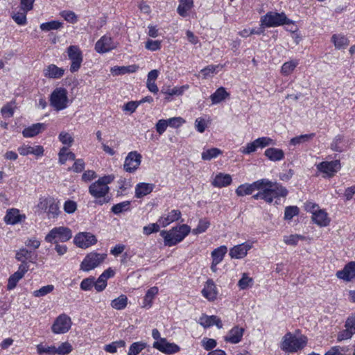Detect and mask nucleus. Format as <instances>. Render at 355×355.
<instances>
[{
  "label": "nucleus",
  "instance_id": "obj_27",
  "mask_svg": "<svg viewBox=\"0 0 355 355\" xmlns=\"http://www.w3.org/2000/svg\"><path fill=\"white\" fill-rule=\"evenodd\" d=\"M199 323L205 328L210 327L213 325H216L218 329L223 327L220 319L216 315H202L199 318Z\"/></svg>",
  "mask_w": 355,
  "mask_h": 355
},
{
  "label": "nucleus",
  "instance_id": "obj_62",
  "mask_svg": "<svg viewBox=\"0 0 355 355\" xmlns=\"http://www.w3.org/2000/svg\"><path fill=\"white\" fill-rule=\"evenodd\" d=\"M202 346L205 350L214 349L216 345V340L212 338H204L201 341Z\"/></svg>",
  "mask_w": 355,
  "mask_h": 355
},
{
  "label": "nucleus",
  "instance_id": "obj_42",
  "mask_svg": "<svg viewBox=\"0 0 355 355\" xmlns=\"http://www.w3.org/2000/svg\"><path fill=\"white\" fill-rule=\"evenodd\" d=\"M227 252V248L225 245L217 248L211 252L212 261H215V263H220Z\"/></svg>",
  "mask_w": 355,
  "mask_h": 355
},
{
  "label": "nucleus",
  "instance_id": "obj_57",
  "mask_svg": "<svg viewBox=\"0 0 355 355\" xmlns=\"http://www.w3.org/2000/svg\"><path fill=\"white\" fill-rule=\"evenodd\" d=\"M303 236L298 234H291L284 236V241L286 244L290 245H296L299 240L302 239Z\"/></svg>",
  "mask_w": 355,
  "mask_h": 355
},
{
  "label": "nucleus",
  "instance_id": "obj_12",
  "mask_svg": "<svg viewBox=\"0 0 355 355\" xmlns=\"http://www.w3.org/2000/svg\"><path fill=\"white\" fill-rule=\"evenodd\" d=\"M71 320L66 314H61L55 320L51 330L55 334H62L67 332L71 327Z\"/></svg>",
  "mask_w": 355,
  "mask_h": 355
},
{
  "label": "nucleus",
  "instance_id": "obj_46",
  "mask_svg": "<svg viewBox=\"0 0 355 355\" xmlns=\"http://www.w3.org/2000/svg\"><path fill=\"white\" fill-rule=\"evenodd\" d=\"M125 346V342L123 340H120L105 345L104 349L107 352L113 354L116 352L118 348L124 347Z\"/></svg>",
  "mask_w": 355,
  "mask_h": 355
},
{
  "label": "nucleus",
  "instance_id": "obj_56",
  "mask_svg": "<svg viewBox=\"0 0 355 355\" xmlns=\"http://www.w3.org/2000/svg\"><path fill=\"white\" fill-rule=\"evenodd\" d=\"M60 15L64 20L71 24H75L78 21L77 15L74 12L71 10H63L60 12Z\"/></svg>",
  "mask_w": 355,
  "mask_h": 355
},
{
  "label": "nucleus",
  "instance_id": "obj_47",
  "mask_svg": "<svg viewBox=\"0 0 355 355\" xmlns=\"http://www.w3.org/2000/svg\"><path fill=\"white\" fill-rule=\"evenodd\" d=\"M62 26V23L58 21H51L42 23L40 25V29L43 31H49L52 30H58Z\"/></svg>",
  "mask_w": 355,
  "mask_h": 355
},
{
  "label": "nucleus",
  "instance_id": "obj_52",
  "mask_svg": "<svg viewBox=\"0 0 355 355\" xmlns=\"http://www.w3.org/2000/svg\"><path fill=\"white\" fill-rule=\"evenodd\" d=\"M72 346L68 342L62 343L58 347H55V353L58 355H66L72 351Z\"/></svg>",
  "mask_w": 355,
  "mask_h": 355
},
{
  "label": "nucleus",
  "instance_id": "obj_2",
  "mask_svg": "<svg viewBox=\"0 0 355 355\" xmlns=\"http://www.w3.org/2000/svg\"><path fill=\"white\" fill-rule=\"evenodd\" d=\"M114 178L113 175H105L89 187V193L96 199V204L103 205L110 201V198L107 196L110 192L108 184L112 183Z\"/></svg>",
  "mask_w": 355,
  "mask_h": 355
},
{
  "label": "nucleus",
  "instance_id": "obj_21",
  "mask_svg": "<svg viewBox=\"0 0 355 355\" xmlns=\"http://www.w3.org/2000/svg\"><path fill=\"white\" fill-rule=\"evenodd\" d=\"M202 296L207 300L214 301L218 295V289L214 281L211 279H208L201 291Z\"/></svg>",
  "mask_w": 355,
  "mask_h": 355
},
{
  "label": "nucleus",
  "instance_id": "obj_7",
  "mask_svg": "<svg viewBox=\"0 0 355 355\" xmlns=\"http://www.w3.org/2000/svg\"><path fill=\"white\" fill-rule=\"evenodd\" d=\"M72 237L71 230L67 227H53L45 236L48 243L66 242Z\"/></svg>",
  "mask_w": 355,
  "mask_h": 355
},
{
  "label": "nucleus",
  "instance_id": "obj_25",
  "mask_svg": "<svg viewBox=\"0 0 355 355\" xmlns=\"http://www.w3.org/2000/svg\"><path fill=\"white\" fill-rule=\"evenodd\" d=\"M181 216V212L177 209H173L167 214L162 215L158 219V223L164 227H166L171 223L178 220Z\"/></svg>",
  "mask_w": 355,
  "mask_h": 355
},
{
  "label": "nucleus",
  "instance_id": "obj_61",
  "mask_svg": "<svg viewBox=\"0 0 355 355\" xmlns=\"http://www.w3.org/2000/svg\"><path fill=\"white\" fill-rule=\"evenodd\" d=\"M254 141L257 144V146L258 148H263L264 147L273 144V140L266 137H259L255 139Z\"/></svg>",
  "mask_w": 355,
  "mask_h": 355
},
{
  "label": "nucleus",
  "instance_id": "obj_39",
  "mask_svg": "<svg viewBox=\"0 0 355 355\" xmlns=\"http://www.w3.org/2000/svg\"><path fill=\"white\" fill-rule=\"evenodd\" d=\"M128 304V297L125 295H121L111 302V306L116 310H123Z\"/></svg>",
  "mask_w": 355,
  "mask_h": 355
},
{
  "label": "nucleus",
  "instance_id": "obj_26",
  "mask_svg": "<svg viewBox=\"0 0 355 355\" xmlns=\"http://www.w3.org/2000/svg\"><path fill=\"white\" fill-rule=\"evenodd\" d=\"M21 155L26 156L28 155H34L35 156H42L44 153V148L42 146H29L24 144L17 149Z\"/></svg>",
  "mask_w": 355,
  "mask_h": 355
},
{
  "label": "nucleus",
  "instance_id": "obj_23",
  "mask_svg": "<svg viewBox=\"0 0 355 355\" xmlns=\"http://www.w3.org/2000/svg\"><path fill=\"white\" fill-rule=\"evenodd\" d=\"M244 329L239 326L232 328L224 337V340L231 344H237L242 340Z\"/></svg>",
  "mask_w": 355,
  "mask_h": 355
},
{
  "label": "nucleus",
  "instance_id": "obj_5",
  "mask_svg": "<svg viewBox=\"0 0 355 355\" xmlns=\"http://www.w3.org/2000/svg\"><path fill=\"white\" fill-rule=\"evenodd\" d=\"M305 210L311 214V219L314 223L320 227H327L329 225L331 219L325 209L311 201L304 204Z\"/></svg>",
  "mask_w": 355,
  "mask_h": 355
},
{
  "label": "nucleus",
  "instance_id": "obj_19",
  "mask_svg": "<svg viewBox=\"0 0 355 355\" xmlns=\"http://www.w3.org/2000/svg\"><path fill=\"white\" fill-rule=\"evenodd\" d=\"M252 248V243L250 242H244L241 244L236 245L230 250L229 254L231 258L240 259L245 257L248 252Z\"/></svg>",
  "mask_w": 355,
  "mask_h": 355
},
{
  "label": "nucleus",
  "instance_id": "obj_51",
  "mask_svg": "<svg viewBox=\"0 0 355 355\" xmlns=\"http://www.w3.org/2000/svg\"><path fill=\"white\" fill-rule=\"evenodd\" d=\"M37 352L39 354H47L49 355H55V346H47L42 344L37 345Z\"/></svg>",
  "mask_w": 355,
  "mask_h": 355
},
{
  "label": "nucleus",
  "instance_id": "obj_34",
  "mask_svg": "<svg viewBox=\"0 0 355 355\" xmlns=\"http://www.w3.org/2000/svg\"><path fill=\"white\" fill-rule=\"evenodd\" d=\"M159 289L156 286L151 287L149 288L144 298L143 307L149 309L152 306L153 301L155 296L158 294Z\"/></svg>",
  "mask_w": 355,
  "mask_h": 355
},
{
  "label": "nucleus",
  "instance_id": "obj_1",
  "mask_svg": "<svg viewBox=\"0 0 355 355\" xmlns=\"http://www.w3.org/2000/svg\"><path fill=\"white\" fill-rule=\"evenodd\" d=\"M254 191H258L252 196L254 200L261 199L269 204L272 203L274 199L286 197L288 194L287 189L282 184L264 178L251 184H241L235 192L238 196H245L252 194Z\"/></svg>",
  "mask_w": 355,
  "mask_h": 355
},
{
  "label": "nucleus",
  "instance_id": "obj_8",
  "mask_svg": "<svg viewBox=\"0 0 355 355\" xmlns=\"http://www.w3.org/2000/svg\"><path fill=\"white\" fill-rule=\"evenodd\" d=\"M106 254L92 252L87 254L80 263V270L89 272L100 266L105 259Z\"/></svg>",
  "mask_w": 355,
  "mask_h": 355
},
{
  "label": "nucleus",
  "instance_id": "obj_38",
  "mask_svg": "<svg viewBox=\"0 0 355 355\" xmlns=\"http://www.w3.org/2000/svg\"><path fill=\"white\" fill-rule=\"evenodd\" d=\"M15 259L21 261V264H26V266H29L28 263L26 261L27 260L31 261V252L25 248H20L19 250L16 252Z\"/></svg>",
  "mask_w": 355,
  "mask_h": 355
},
{
  "label": "nucleus",
  "instance_id": "obj_45",
  "mask_svg": "<svg viewBox=\"0 0 355 355\" xmlns=\"http://www.w3.org/2000/svg\"><path fill=\"white\" fill-rule=\"evenodd\" d=\"M130 209V201H123L112 206L111 210L114 214H119L122 212L129 211Z\"/></svg>",
  "mask_w": 355,
  "mask_h": 355
},
{
  "label": "nucleus",
  "instance_id": "obj_55",
  "mask_svg": "<svg viewBox=\"0 0 355 355\" xmlns=\"http://www.w3.org/2000/svg\"><path fill=\"white\" fill-rule=\"evenodd\" d=\"M300 209L297 206H288L285 208L284 219L291 220L294 216L298 215Z\"/></svg>",
  "mask_w": 355,
  "mask_h": 355
},
{
  "label": "nucleus",
  "instance_id": "obj_36",
  "mask_svg": "<svg viewBox=\"0 0 355 355\" xmlns=\"http://www.w3.org/2000/svg\"><path fill=\"white\" fill-rule=\"evenodd\" d=\"M193 6V0H180V4L177 8L178 13L182 17L187 16V12Z\"/></svg>",
  "mask_w": 355,
  "mask_h": 355
},
{
  "label": "nucleus",
  "instance_id": "obj_32",
  "mask_svg": "<svg viewBox=\"0 0 355 355\" xmlns=\"http://www.w3.org/2000/svg\"><path fill=\"white\" fill-rule=\"evenodd\" d=\"M264 155L270 161L277 162L284 159V153L282 150L276 148H269L264 152Z\"/></svg>",
  "mask_w": 355,
  "mask_h": 355
},
{
  "label": "nucleus",
  "instance_id": "obj_29",
  "mask_svg": "<svg viewBox=\"0 0 355 355\" xmlns=\"http://www.w3.org/2000/svg\"><path fill=\"white\" fill-rule=\"evenodd\" d=\"M25 218L24 215H21L19 211L17 209H10L7 211L4 217V221L7 224L15 225Z\"/></svg>",
  "mask_w": 355,
  "mask_h": 355
},
{
  "label": "nucleus",
  "instance_id": "obj_40",
  "mask_svg": "<svg viewBox=\"0 0 355 355\" xmlns=\"http://www.w3.org/2000/svg\"><path fill=\"white\" fill-rule=\"evenodd\" d=\"M58 156L59 162L62 164H64L67 160L76 159L75 154L72 152L68 151V148L65 146L60 148Z\"/></svg>",
  "mask_w": 355,
  "mask_h": 355
},
{
  "label": "nucleus",
  "instance_id": "obj_11",
  "mask_svg": "<svg viewBox=\"0 0 355 355\" xmlns=\"http://www.w3.org/2000/svg\"><path fill=\"white\" fill-rule=\"evenodd\" d=\"M67 53L71 60L70 71L71 73L79 70L83 61V53L78 46L71 45L67 49Z\"/></svg>",
  "mask_w": 355,
  "mask_h": 355
},
{
  "label": "nucleus",
  "instance_id": "obj_24",
  "mask_svg": "<svg viewBox=\"0 0 355 355\" xmlns=\"http://www.w3.org/2000/svg\"><path fill=\"white\" fill-rule=\"evenodd\" d=\"M64 74V69L58 67L54 64H51L43 69V75L44 77L51 79H60Z\"/></svg>",
  "mask_w": 355,
  "mask_h": 355
},
{
  "label": "nucleus",
  "instance_id": "obj_10",
  "mask_svg": "<svg viewBox=\"0 0 355 355\" xmlns=\"http://www.w3.org/2000/svg\"><path fill=\"white\" fill-rule=\"evenodd\" d=\"M51 105L57 110H62L67 107L69 103L67 91L62 87L54 89L50 96Z\"/></svg>",
  "mask_w": 355,
  "mask_h": 355
},
{
  "label": "nucleus",
  "instance_id": "obj_58",
  "mask_svg": "<svg viewBox=\"0 0 355 355\" xmlns=\"http://www.w3.org/2000/svg\"><path fill=\"white\" fill-rule=\"evenodd\" d=\"M257 146L255 141L248 143L245 146L241 147L239 151L244 155H249L255 152L257 150Z\"/></svg>",
  "mask_w": 355,
  "mask_h": 355
},
{
  "label": "nucleus",
  "instance_id": "obj_6",
  "mask_svg": "<svg viewBox=\"0 0 355 355\" xmlns=\"http://www.w3.org/2000/svg\"><path fill=\"white\" fill-rule=\"evenodd\" d=\"M261 23L262 26L270 28L291 24L293 22L286 17L284 12H268L261 17Z\"/></svg>",
  "mask_w": 355,
  "mask_h": 355
},
{
  "label": "nucleus",
  "instance_id": "obj_53",
  "mask_svg": "<svg viewBox=\"0 0 355 355\" xmlns=\"http://www.w3.org/2000/svg\"><path fill=\"white\" fill-rule=\"evenodd\" d=\"M58 139L60 141L62 144L67 146L66 147L67 148L70 147L73 142V138L72 136L65 131H62L60 133Z\"/></svg>",
  "mask_w": 355,
  "mask_h": 355
},
{
  "label": "nucleus",
  "instance_id": "obj_28",
  "mask_svg": "<svg viewBox=\"0 0 355 355\" xmlns=\"http://www.w3.org/2000/svg\"><path fill=\"white\" fill-rule=\"evenodd\" d=\"M232 181L230 175L219 173L213 178L211 184L215 187L221 188L230 185Z\"/></svg>",
  "mask_w": 355,
  "mask_h": 355
},
{
  "label": "nucleus",
  "instance_id": "obj_48",
  "mask_svg": "<svg viewBox=\"0 0 355 355\" xmlns=\"http://www.w3.org/2000/svg\"><path fill=\"white\" fill-rule=\"evenodd\" d=\"M297 64L298 61L297 60H291L285 62L282 67V73L284 74V76H288L291 74L295 69V68L297 66Z\"/></svg>",
  "mask_w": 355,
  "mask_h": 355
},
{
  "label": "nucleus",
  "instance_id": "obj_3",
  "mask_svg": "<svg viewBox=\"0 0 355 355\" xmlns=\"http://www.w3.org/2000/svg\"><path fill=\"white\" fill-rule=\"evenodd\" d=\"M307 341L306 336L304 335L297 336L288 332L282 337L280 348L286 353H295L302 349L306 345Z\"/></svg>",
  "mask_w": 355,
  "mask_h": 355
},
{
  "label": "nucleus",
  "instance_id": "obj_64",
  "mask_svg": "<svg viewBox=\"0 0 355 355\" xmlns=\"http://www.w3.org/2000/svg\"><path fill=\"white\" fill-rule=\"evenodd\" d=\"M345 327L355 334V313H352L345 322Z\"/></svg>",
  "mask_w": 355,
  "mask_h": 355
},
{
  "label": "nucleus",
  "instance_id": "obj_50",
  "mask_svg": "<svg viewBox=\"0 0 355 355\" xmlns=\"http://www.w3.org/2000/svg\"><path fill=\"white\" fill-rule=\"evenodd\" d=\"M253 279L250 277L247 273H243L242 277L238 282V286L241 290H244L252 286Z\"/></svg>",
  "mask_w": 355,
  "mask_h": 355
},
{
  "label": "nucleus",
  "instance_id": "obj_20",
  "mask_svg": "<svg viewBox=\"0 0 355 355\" xmlns=\"http://www.w3.org/2000/svg\"><path fill=\"white\" fill-rule=\"evenodd\" d=\"M336 277L345 282L355 281V261L348 263L343 270L337 271Z\"/></svg>",
  "mask_w": 355,
  "mask_h": 355
},
{
  "label": "nucleus",
  "instance_id": "obj_59",
  "mask_svg": "<svg viewBox=\"0 0 355 355\" xmlns=\"http://www.w3.org/2000/svg\"><path fill=\"white\" fill-rule=\"evenodd\" d=\"M218 68H222V66L211 64L202 69L200 72L202 73L204 78H206L211 74L216 73Z\"/></svg>",
  "mask_w": 355,
  "mask_h": 355
},
{
  "label": "nucleus",
  "instance_id": "obj_15",
  "mask_svg": "<svg viewBox=\"0 0 355 355\" xmlns=\"http://www.w3.org/2000/svg\"><path fill=\"white\" fill-rule=\"evenodd\" d=\"M141 162V155L137 151L130 152L126 156L123 164V168L128 173L135 172Z\"/></svg>",
  "mask_w": 355,
  "mask_h": 355
},
{
  "label": "nucleus",
  "instance_id": "obj_22",
  "mask_svg": "<svg viewBox=\"0 0 355 355\" xmlns=\"http://www.w3.org/2000/svg\"><path fill=\"white\" fill-rule=\"evenodd\" d=\"M349 139L343 135H336L330 145V148L335 152L342 153L349 148Z\"/></svg>",
  "mask_w": 355,
  "mask_h": 355
},
{
  "label": "nucleus",
  "instance_id": "obj_35",
  "mask_svg": "<svg viewBox=\"0 0 355 355\" xmlns=\"http://www.w3.org/2000/svg\"><path fill=\"white\" fill-rule=\"evenodd\" d=\"M44 126L45 125L41 123L33 124L23 130V135L24 137H33L44 130Z\"/></svg>",
  "mask_w": 355,
  "mask_h": 355
},
{
  "label": "nucleus",
  "instance_id": "obj_49",
  "mask_svg": "<svg viewBox=\"0 0 355 355\" xmlns=\"http://www.w3.org/2000/svg\"><path fill=\"white\" fill-rule=\"evenodd\" d=\"M146 347V343L144 342L133 343L128 350V355H137Z\"/></svg>",
  "mask_w": 355,
  "mask_h": 355
},
{
  "label": "nucleus",
  "instance_id": "obj_43",
  "mask_svg": "<svg viewBox=\"0 0 355 355\" xmlns=\"http://www.w3.org/2000/svg\"><path fill=\"white\" fill-rule=\"evenodd\" d=\"M223 153L222 150L217 148H211L209 149L204 150L201 154L202 159L205 161L211 160L213 158L217 157Z\"/></svg>",
  "mask_w": 355,
  "mask_h": 355
},
{
  "label": "nucleus",
  "instance_id": "obj_44",
  "mask_svg": "<svg viewBox=\"0 0 355 355\" xmlns=\"http://www.w3.org/2000/svg\"><path fill=\"white\" fill-rule=\"evenodd\" d=\"M210 226V222L207 218H202L199 220L197 227L192 230V233L195 235L202 234L207 231Z\"/></svg>",
  "mask_w": 355,
  "mask_h": 355
},
{
  "label": "nucleus",
  "instance_id": "obj_54",
  "mask_svg": "<svg viewBox=\"0 0 355 355\" xmlns=\"http://www.w3.org/2000/svg\"><path fill=\"white\" fill-rule=\"evenodd\" d=\"M53 290L54 286L49 284L47 286H42L40 289L33 291V295L36 297H40L51 293Z\"/></svg>",
  "mask_w": 355,
  "mask_h": 355
},
{
  "label": "nucleus",
  "instance_id": "obj_4",
  "mask_svg": "<svg viewBox=\"0 0 355 355\" xmlns=\"http://www.w3.org/2000/svg\"><path fill=\"white\" fill-rule=\"evenodd\" d=\"M191 232V227L185 224L173 227L169 231L163 230L160 235L164 239V245L173 246L181 242Z\"/></svg>",
  "mask_w": 355,
  "mask_h": 355
},
{
  "label": "nucleus",
  "instance_id": "obj_37",
  "mask_svg": "<svg viewBox=\"0 0 355 355\" xmlns=\"http://www.w3.org/2000/svg\"><path fill=\"white\" fill-rule=\"evenodd\" d=\"M331 42L336 49H344L349 44L348 39L343 34H334L331 37Z\"/></svg>",
  "mask_w": 355,
  "mask_h": 355
},
{
  "label": "nucleus",
  "instance_id": "obj_60",
  "mask_svg": "<svg viewBox=\"0 0 355 355\" xmlns=\"http://www.w3.org/2000/svg\"><path fill=\"white\" fill-rule=\"evenodd\" d=\"M159 223H150L143 227V234L148 236L152 233L157 232L159 230Z\"/></svg>",
  "mask_w": 355,
  "mask_h": 355
},
{
  "label": "nucleus",
  "instance_id": "obj_17",
  "mask_svg": "<svg viewBox=\"0 0 355 355\" xmlns=\"http://www.w3.org/2000/svg\"><path fill=\"white\" fill-rule=\"evenodd\" d=\"M28 269L29 266H26L25 263L20 264L17 271L9 277L8 279L7 289L8 291L13 290L16 287L19 281L24 277Z\"/></svg>",
  "mask_w": 355,
  "mask_h": 355
},
{
  "label": "nucleus",
  "instance_id": "obj_31",
  "mask_svg": "<svg viewBox=\"0 0 355 355\" xmlns=\"http://www.w3.org/2000/svg\"><path fill=\"white\" fill-rule=\"evenodd\" d=\"M211 119L209 116H201L196 119L194 123L195 129L199 133H203L205 130L210 126Z\"/></svg>",
  "mask_w": 355,
  "mask_h": 355
},
{
  "label": "nucleus",
  "instance_id": "obj_9",
  "mask_svg": "<svg viewBox=\"0 0 355 355\" xmlns=\"http://www.w3.org/2000/svg\"><path fill=\"white\" fill-rule=\"evenodd\" d=\"M37 207L47 213L49 218H57L60 213L58 202L51 197L40 198Z\"/></svg>",
  "mask_w": 355,
  "mask_h": 355
},
{
  "label": "nucleus",
  "instance_id": "obj_13",
  "mask_svg": "<svg viewBox=\"0 0 355 355\" xmlns=\"http://www.w3.org/2000/svg\"><path fill=\"white\" fill-rule=\"evenodd\" d=\"M317 169L324 174V178H331L340 171L341 168L340 162L338 160L330 162H322L316 165Z\"/></svg>",
  "mask_w": 355,
  "mask_h": 355
},
{
  "label": "nucleus",
  "instance_id": "obj_33",
  "mask_svg": "<svg viewBox=\"0 0 355 355\" xmlns=\"http://www.w3.org/2000/svg\"><path fill=\"white\" fill-rule=\"evenodd\" d=\"M230 94L226 89L220 87L216 90V92L210 96V99L213 104H218L229 98Z\"/></svg>",
  "mask_w": 355,
  "mask_h": 355
},
{
  "label": "nucleus",
  "instance_id": "obj_63",
  "mask_svg": "<svg viewBox=\"0 0 355 355\" xmlns=\"http://www.w3.org/2000/svg\"><path fill=\"white\" fill-rule=\"evenodd\" d=\"M77 209V204L75 201L68 200L64 204V210L67 214H73Z\"/></svg>",
  "mask_w": 355,
  "mask_h": 355
},
{
  "label": "nucleus",
  "instance_id": "obj_16",
  "mask_svg": "<svg viewBox=\"0 0 355 355\" xmlns=\"http://www.w3.org/2000/svg\"><path fill=\"white\" fill-rule=\"evenodd\" d=\"M153 347L166 354H175L180 350L178 345L175 343H168L166 338H161L157 341H155Z\"/></svg>",
  "mask_w": 355,
  "mask_h": 355
},
{
  "label": "nucleus",
  "instance_id": "obj_41",
  "mask_svg": "<svg viewBox=\"0 0 355 355\" xmlns=\"http://www.w3.org/2000/svg\"><path fill=\"white\" fill-rule=\"evenodd\" d=\"M315 135L313 133L312 134H305V135H301L300 136H297L295 137L292 138L290 140V145L291 146H299L300 144H305L310 140H311L314 137Z\"/></svg>",
  "mask_w": 355,
  "mask_h": 355
},
{
  "label": "nucleus",
  "instance_id": "obj_18",
  "mask_svg": "<svg viewBox=\"0 0 355 355\" xmlns=\"http://www.w3.org/2000/svg\"><path fill=\"white\" fill-rule=\"evenodd\" d=\"M116 44L113 42L112 37L103 35L95 44V50L100 53H104L114 49Z\"/></svg>",
  "mask_w": 355,
  "mask_h": 355
},
{
  "label": "nucleus",
  "instance_id": "obj_14",
  "mask_svg": "<svg viewBox=\"0 0 355 355\" xmlns=\"http://www.w3.org/2000/svg\"><path fill=\"white\" fill-rule=\"evenodd\" d=\"M76 246L80 248H87L96 243V236L90 232H79L73 239Z\"/></svg>",
  "mask_w": 355,
  "mask_h": 355
},
{
  "label": "nucleus",
  "instance_id": "obj_30",
  "mask_svg": "<svg viewBox=\"0 0 355 355\" xmlns=\"http://www.w3.org/2000/svg\"><path fill=\"white\" fill-rule=\"evenodd\" d=\"M155 186L153 184L140 182L135 187V197L137 198H141L149 193H150Z\"/></svg>",
  "mask_w": 355,
  "mask_h": 355
}]
</instances>
